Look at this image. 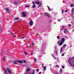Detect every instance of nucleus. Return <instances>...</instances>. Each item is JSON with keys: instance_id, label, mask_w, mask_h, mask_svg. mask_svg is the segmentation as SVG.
<instances>
[{"instance_id": "obj_1", "label": "nucleus", "mask_w": 74, "mask_h": 74, "mask_svg": "<svg viewBox=\"0 0 74 74\" xmlns=\"http://www.w3.org/2000/svg\"><path fill=\"white\" fill-rule=\"evenodd\" d=\"M3 69L5 74H10V68H6V69L4 68Z\"/></svg>"}, {"instance_id": "obj_2", "label": "nucleus", "mask_w": 74, "mask_h": 74, "mask_svg": "<svg viewBox=\"0 0 74 74\" xmlns=\"http://www.w3.org/2000/svg\"><path fill=\"white\" fill-rule=\"evenodd\" d=\"M74 59V57H73L71 59H69L68 60V62L71 66H73V65H72V63H73V61H72V60L71 59Z\"/></svg>"}, {"instance_id": "obj_3", "label": "nucleus", "mask_w": 74, "mask_h": 74, "mask_svg": "<svg viewBox=\"0 0 74 74\" xmlns=\"http://www.w3.org/2000/svg\"><path fill=\"white\" fill-rule=\"evenodd\" d=\"M55 50L54 51V53H56V55H58V51H57V47L56 46H55L54 47Z\"/></svg>"}, {"instance_id": "obj_4", "label": "nucleus", "mask_w": 74, "mask_h": 74, "mask_svg": "<svg viewBox=\"0 0 74 74\" xmlns=\"http://www.w3.org/2000/svg\"><path fill=\"white\" fill-rule=\"evenodd\" d=\"M5 11L7 13H8V14L10 13V10H9V9H8L7 8H5Z\"/></svg>"}, {"instance_id": "obj_5", "label": "nucleus", "mask_w": 74, "mask_h": 74, "mask_svg": "<svg viewBox=\"0 0 74 74\" xmlns=\"http://www.w3.org/2000/svg\"><path fill=\"white\" fill-rule=\"evenodd\" d=\"M64 27H65V26H63L62 27V28H61L60 29V33H63L62 30L63 29H64Z\"/></svg>"}, {"instance_id": "obj_6", "label": "nucleus", "mask_w": 74, "mask_h": 74, "mask_svg": "<svg viewBox=\"0 0 74 74\" xmlns=\"http://www.w3.org/2000/svg\"><path fill=\"white\" fill-rule=\"evenodd\" d=\"M33 24V21L32 20H31L29 22V25H30V26H32Z\"/></svg>"}, {"instance_id": "obj_7", "label": "nucleus", "mask_w": 74, "mask_h": 74, "mask_svg": "<svg viewBox=\"0 0 74 74\" xmlns=\"http://www.w3.org/2000/svg\"><path fill=\"white\" fill-rule=\"evenodd\" d=\"M67 32L69 33V31L67 30V28H65L64 29V33H66V32Z\"/></svg>"}, {"instance_id": "obj_8", "label": "nucleus", "mask_w": 74, "mask_h": 74, "mask_svg": "<svg viewBox=\"0 0 74 74\" xmlns=\"http://www.w3.org/2000/svg\"><path fill=\"white\" fill-rule=\"evenodd\" d=\"M64 41H65V39L64 38H62L61 40V42H63L64 43Z\"/></svg>"}, {"instance_id": "obj_9", "label": "nucleus", "mask_w": 74, "mask_h": 74, "mask_svg": "<svg viewBox=\"0 0 74 74\" xmlns=\"http://www.w3.org/2000/svg\"><path fill=\"white\" fill-rule=\"evenodd\" d=\"M44 15L45 16H48V18H49V16H50L48 15V14L47 13H45Z\"/></svg>"}, {"instance_id": "obj_10", "label": "nucleus", "mask_w": 74, "mask_h": 74, "mask_svg": "<svg viewBox=\"0 0 74 74\" xmlns=\"http://www.w3.org/2000/svg\"><path fill=\"white\" fill-rule=\"evenodd\" d=\"M22 15H23V17H25L26 16V14L25 12H23L22 13Z\"/></svg>"}, {"instance_id": "obj_11", "label": "nucleus", "mask_w": 74, "mask_h": 74, "mask_svg": "<svg viewBox=\"0 0 74 74\" xmlns=\"http://www.w3.org/2000/svg\"><path fill=\"white\" fill-rule=\"evenodd\" d=\"M10 33H11L12 35L14 37H15V35L14 34V33H13V31H10Z\"/></svg>"}, {"instance_id": "obj_12", "label": "nucleus", "mask_w": 74, "mask_h": 74, "mask_svg": "<svg viewBox=\"0 0 74 74\" xmlns=\"http://www.w3.org/2000/svg\"><path fill=\"white\" fill-rule=\"evenodd\" d=\"M16 62H18L19 63H23V61H22L20 60H16Z\"/></svg>"}, {"instance_id": "obj_13", "label": "nucleus", "mask_w": 74, "mask_h": 74, "mask_svg": "<svg viewBox=\"0 0 74 74\" xmlns=\"http://www.w3.org/2000/svg\"><path fill=\"white\" fill-rule=\"evenodd\" d=\"M35 3L36 4H37L38 5V4H40L41 3H40L39 1H38L37 2H35Z\"/></svg>"}, {"instance_id": "obj_14", "label": "nucleus", "mask_w": 74, "mask_h": 74, "mask_svg": "<svg viewBox=\"0 0 74 74\" xmlns=\"http://www.w3.org/2000/svg\"><path fill=\"white\" fill-rule=\"evenodd\" d=\"M5 57H3V60L4 62H5Z\"/></svg>"}, {"instance_id": "obj_15", "label": "nucleus", "mask_w": 74, "mask_h": 74, "mask_svg": "<svg viewBox=\"0 0 74 74\" xmlns=\"http://www.w3.org/2000/svg\"><path fill=\"white\" fill-rule=\"evenodd\" d=\"M66 46H67V45L66 44H64L63 45L62 47L63 48H65L66 47Z\"/></svg>"}, {"instance_id": "obj_16", "label": "nucleus", "mask_w": 74, "mask_h": 74, "mask_svg": "<svg viewBox=\"0 0 74 74\" xmlns=\"http://www.w3.org/2000/svg\"><path fill=\"white\" fill-rule=\"evenodd\" d=\"M63 42H60L59 44V46H61V45H63Z\"/></svg>"}, {"instance_id": "obj_17", "label": "nucleus", "mask_w": 74, "mask_h": 74, "mask_svg": "<svg viewBox=\"0 0 74 74\" xmlns=\"http://www.w3.org/2000/svg\"><path fill=\"white\" fill-rule=\"evenodd\" d=\"M53 73L54 74H58V72L56 71H55L54 72H53Z\"/></svg>"}, {"instance_id": "obj_18", "label": "nucleus", "mask_w": 74, "mask_h": 74, "mask_svg": "<svg viewBox=\"0 0 74 74\" xmlns=\"http://www.w3.org/2000/svg\"><path fill=\"white\" fill-rule=\"evenodd\" d=\"M63 52V50H62V47H61L60 49V53H62Z\"/></svg>"}, {"instance_id": "obj_19", "label": "nucleus", "mask_w": 74, "mask_h": 74, "mask_svg": "<svg viewBox=\"0 0 74 74\" xmlns=\"http://www.w3.org/2000/svg\"><path fill=\"white\" fill-rule=\"evenodd\" d=\"M18 19H19V18L18 17L15 18H14V20H16V21H17V20H18Z\"/></svg>"}, {"instance_id": "obj_20", "label": "nucleus", "mask_w": 74, "mask_h": 74, "mask_svg": "<svg viewBox=\"0 0 74 74\" xmlns=\"http://www.w3.org/2000/svg\"><path fill=\"white\" fill-rule=\"evenodd\" d=\"M36 5H33L32 8H36Z\"/></svg>"}, {"instance_id": "obj_21", "label": "nucleus", "mask_w": 74, "mask_h": 74, "mask_svg": "<svg viewBox=\"0 0 74 74\" xmlns=\"http://www.w3.org/2000/svg\"><path fill=\"white\" fill-rule=\"evenodd\" d=\"M70 7H74V4H71L70 5Z\"/></svg>"}, {"instance_id": "obj_22", "label": "nucleus", "mask_w": 74, "mask_h": 74, "mask_svg": "<svg viewBox=\"0 0 74 74\" xmlns=\"http://www.w3.org/2000/svg\"><path fill=\"white\" fill-rule=\"evenodd\" d=\"M42 3H40V4H39V6H38V8H39V7H41L42 5Z\"/></svg>"}, {"instance_id": "obj_23", "label": "nucleus", "mask_w": 74, "mask_h": 74, "mask_svg": "<svg viewBox=\"0 0 74 74\" xmlns=\"http://www.w3.org/2000/svg\"><path fill=\"white\" fill-rule=\"evenodd\" d=\"M52 56L53 57V58H54V59H56V58L55 57V56H53V54H52Z\"/></svg>"}, {"instance_id": "obj_24", "label": "nucleus", "mask_w": 74, "mask_h": 74, "mask_svg": "<svg viewBox=\"0 0 74 74\" xmlns=\"http://www.w3.org/2000/svg\"><path fill=\"white\" fill-rule=\"evenodd\" d=\"M14 4L15 5H16V4H18V2H16V1H15L14 3Z\"/></svg>"}, {"instance_id": "obj_25", "label": "nucleus", "mask_w": 74, "mask_h": 74, "mask_svg": "<svg viewBox=\"0 0 74 74\" xmlns=\"http://www.w3.org/2000/svg\"><path fill=\"white\" fill-rule=\"evenodd\" d=\"M30 69L29 68H28L27 69V71H30Z\"/></svg>"}, {"instance_id": "obj_26", "label": "nucleus", "mask_w": 74, "mask_h": 74, "mask_svg": "<svg viewBox=\"0 0 74 74\" xmlns=\"http://www.w3.org/2000/svg\"><path fill=\"white\" fill-rule=\"evenodd\" d=\"M74 8H72V13H73L74 12Z\"/></svg>"}, {"instance_id": "obj_27", "label": "nucleus", "mask_w": 74, "mask_h": 74, "mask_svg": "<svg viewBox=\"0 0 74 74\" xmlns=\"http://www.w3.org/2000/svg\"><path fill=\"white\" fill-rule=\"evenodd\" d=\"M13 63L14 64H17V62H16L15 61H13Z\"/></svg>"}, {"instance_id": "obj_28", "label": "nucleus", "mask_w": 74, "mask_h": 74, "mask_svg": "<svg viewBox=\"0 0 74 74\" xmlns=\"http://www.w3.org/2000/svg\"><path fill=\"white\" fill-rule=\"evenodd\" d=\"M44 70H46V66H45L44 68Z\"/></svg>"}, {"instance_id": "obj_29", "label": "nucleus", "mask_w": 74, "mask_h": 74, "mask_svg": "<svg viewBox=\"0 0 74 74\" xmlns=\"http://www.w3.org/2000/svg\"><path fill=\"white\" fill-rule=\"evenodd\" d=\"M47 7L48 8H49V11H51V9L50 8H49V7L48 6Z\"/></svg>"}, {"instance_id": "obj_30", "label": "nucleus", "mask_w": 74, "mask_h": 74, "mask_svg": "<svg viewBox=\"0 0 74 74\" xmlns=\"http://www.w3.org/2000/svg\"><path fill=\"white\" fill-rule=\"evenodd\" d=\"M43 47H45V45H42V48H43Z\"/></svg>"}, {"instance_id": "obj_31", "label": "nucleus", "mask_w": 74, "mask_h": 74, "mask_svg": "<svg viewBox=\"0 0 74 74\" xmlns=\"http://www.w3.org/2000/svg\"><path fill=\"white\" fill-rule=\"evenodd\" d=\"M12 73V72L11 71V70H10V74H11Z\"/></svg>"}, {"instance_id": "obj_32", "label": "nucleus", "mask_w": 74, "mask_h": 74, "mask_svg": "<svg viewBox=\"0 0 74 74\" xmlns=\"http://www.w3.org/2000/svg\"><path fill=\"white\" fill-rule=\"evenodd\" d=\"M65 54V53H62V55H61V56H64V55Z\"/></svg>"}, {"instance_id": "obj_33", "label": "nucleus", "mask_w": 74, "mask_h": 74, "mask_svg": "<svg viewBox=\"0 0 74 74\" xmlns=\"http://www.w3.org/2000/svg\"><path fill=\"white\" fill-rule=\"evenodd\" d=\"M32 45H34V43H32L31 44Z\"/></svg>"}, {"instance_id": "obj_34", "label": "nucleus", "mask_w": 74, "mask_h": 74, "mask_svg": "<svg viewBox=\"0 0 74 74\" xmlns=\"http://www.w3.org/2000/svg\"><path fill=\"white\" fill-rule=\"evenodd\" d=\"M23 62H24V63H25L26 62V60H24Z\"/></svg>"}, {"instance_id": "obj_35", "label": "nucleus", "mask_w": 74, "mask_h": 74, "mask_svg": "<svg viewBox=\"0 0 74 74\" xmlns=\"http://www.w3.org/2000/svg\"><path fill=\"white\" fill-rule=\"evenodd\" d=\"M57 38H58V39H59V38H60V37H59V36H57Z\"/></svg>"}, {"instance_id": "obj_36", "label": "nucleus", "mask_w": 74, "mask_h": 74, "mask_svg": "<svg viewBox=\"0 0 74 74\" xmlns=\"http://www.w3.org/2000/svg\"><path fill=\"white\" fill-rule=\"evenodd\" d=\"M25 7H29V6H25Z\"/></svg>"}, {"instance_id": "obj_37", "label": "nucleus", "mask_w": 74, "mask_h": 74, "mask_svg": "<svg viewBox=\"0 0 74 74\" xmlns=\"http://www.w3.org/2000/svg\"><path fill=\"white\" fill-rule=\"evenodd\" d=\"M24 53L25 55H27V53L26 52H24Z\"/></svg>"}, {"instance_id": "obj_38", "label": "nucleus", "mask_w": 74, "mask_h": 74, "mask_svg": "<svg viewBox=\"0 0 74 74\" xmlns=\"http://www.w3.org/2000/svg\"><path fill=\"white\" fill-rule=\"evenodd\" d=\"M36 71H37L38 72L39 71V69H37L36 70Z\"/></svg>"}, {"instance_id": "obj_39", "label": "nucleus", "mask_w": 74, "mask_h": 74, "mask_svg": "<svg viewBox=\"0 0 74 74\" xmlns=\"http://www.w3.org/2000/svg\"><path fill=\"white\" fill-rule=\"evenodd\" d=\"M68 26L69 27H71V25L70 24L68 25Z\"/></svg>"}, {"instance_id": "obj_40", "label": "nucleus", "mask_w": 74, "mask_h": 74, "mask_svg": "<svg viewBox=\"0 0 74 74\" xmlns=\"http://www.w3.org/2000/svg\"><path fill=\"white\" fill-rule=\"evenodd\" d=\"M34 61H35V62H36V58H34Z\"/></svg>"}, {"instance_id": "obj_41", "label": "nucleus", "mask_w": 74, "mask_h": 74, "mask_svg": "<svg viewBox=\"0 0 74 74\" xmlns=\"http://www.w3.org/2000/svg\"><path fill=\"white\" fill-rule=\"evenodd\" d=\"M56 66L57 67H59V66L58 65H56Z\"/></svg>"}, {"instance_id": "obj_42", "label": "nucleus", "mask_w": 74, "mask_h": 74, "mask_svg": "<svg viewBox=\"0 0 74 74\" xmlns=\"http://www.w3.org/2000/svg\"><path fill=\"white\" fill-rule=\"evenodd\" d=\"M31 74H35V72H32Z\"/></svg>"}, {"instance_id": "obj_43", "label": "nucleus", "mask_w": 74, "mask_h": 74, "mask_svg": "<svg viewBox=\"0 0 74 74\" xmlns=\"http://www.w3.org/2000/svg\"><path fill=\"white\" fill-rule=\"evenodd\" d=\"M32 3L33 4H35V3H34V1H32Z\"/></svg>"}, {"instance_id": "obj_44", "label": "nucleus", "mask_w": 74, "mask_h": 74, "mask_svg": "<svg viewBox=\"0 0 74 74\" xmlns=\"http://www.w3.org/2000/svg\"><path fill=\"white\" fill-rule=\"evenodd\" d=\"M60 42V41L59 40L58 42H57V44H59V42Z\"/></svg>"}, {"instance_id": "obj_45", "label": "nucleus", "mask_w": 74, "mask_h": 74, "mask_svg": "<svg viewBox=\"0 0 74 74\" xmlns=\"http://www.w3.org/2000/svg\"><path fill=\"white\" fill-rule=\"evenodd\" d=\"M63 11H64L63 10H62V14H63V12H64Z\"/></svg>"}, {"instance_id": "obj_46", "label": "nucleus", "mask_w": 74, "mask_h": 74, "mask_svg": "<svg viewBox=\"0 0 74 74\" xmlns=\"http://www.w3.org/2000/svg\"><path fill=\"white\" fill-rule=\"evenodd\" d=\"M25 38V37H23L22 38H21V39H22V38Z\"/></svg>"}, {"instance_id": "obj_47", "label": "nucleus", "mask_w": 74, "mask_h": 74, "mask_svg": "<svg viewBox=\"0 0 74 74\" xmlns=\"http://www.w3.org/2000/svg\"><path fill=\"white\" fill-rule=\"evenodd\" d=\"M67 11H68V10H65V12H67Z\"/></svg>"}, {"instance_id": "obj_48", "label": "nucleus", "mask_w": 74, "mask_h": 74, "mask_svg": "<svg viewBox=\"0 0 74 74\" xmlns=\"http://www.w3.org/2000/svg\"><path fill=\"white\" fill-rule=\"evenodd\" d=\"M62 69H64V66H62Z\"/></svg>"}, {"instance_id": "obj_49", "label": "nucleus", "mask_w": 74, "mask_h": 74, "mask_svg": "<svg viewBox=\"0 0 74 74\" xmlns=\"http://www.w3.org/2000/svg\"><path fill=\"white\" fill-rule=\"evenodd\" d=\"M33 71L34 73H35V70H33Z\"/></svg>"}, {"instance_id": "obj_50", "label": "nucleus", "mask_w": 74, "mask_h": 74, "mask_svg": "<svg viewBox=\"0 0 74 74\" xmlns=\"http://www.w3.org/2000/svg\"><path fill=\"white\" fill-rule=\"evenodd\" d=\"M42 67H43V68H44V64H42Z\"/></svg>"}, {"instance_id": "obj_51", "label": "nucleus", "mask_w": 74, "mask_h": 74, "mask_svg": "<svg viewBox=\"0 0 74 74\" xmlns=\"http://www.w3.org/2000/svg\"><path fill=\"white\" fill-rule=\"evenodd\" d=\"M41 74V72H39V73L38 74Z\"/></svg>"}, {"instance_id": "obj_52", "label": "nucleus", "mask_w": 74, "mask_h": 74, "mask_svg": "<svg viewBox=\"0 0 74 74\" xmlns=\"http://www.w3.org/2000/svg\"><path fill=\"white\" fill-rule=\"evenodd\" d=\"M62 73V71H60V73Z\"/></svg>"}, {"instance_id": "obj_53", "label": "nucleus", "mask_w": 74, "mask_h": 74, "mask_svg": "<svg viewBox=\"0 0 74 74\" xmlns=\"http://www.w3.org/2000/svg\"><path fill=\"white\" fill-rule=\"evenodd\" d=\"M41 56H39V58H41Z\"/></svg>"}, {"instance_id": "obj_54", "label": "nucleus", "mask_w": 74, "mask_h": 74, "mask_svg": "<svg viewBox=\"0 0 74 74\" xmlns=\"http://www.w3.org/2000/svg\"><path fill=\"white\" fill-rule=\"evenodd\" d=\"M31 54L32 55H33V53H32V52H31Z\"/></svg>"}, {"instance_id": "obj_55", "label": "nucleus", "mask_w": 74, "mask_h": 74, "mask_svg": "<svg viewBox=\"0 0 74 74\" xmlns=\"http://www.w3.org/2000/svg\"><path fill=\"white\" fill-rule=\"evenodd\" d=\"M58 22H60V20H58Z\"/></svg>"}, {"instance_id": "obj_56", "label": "nucleus", "mask_w": 74, "mask_h": 74, "mask_svg": "<svg viewBox=\"0 0 74 74\" xmlns=\"http://www.w3.org/2000/svg\"><path fill=\"white\" fill-rule=\"evenodd\" d=\"M72 17L73 18V19H74V16H72Z\"/></svg>"}, {"instance_id": "obj_57", "label": "nucleus", "mask_w": 74, "mask_h": 74, "mask_svg": "<svg viewBox=\"0 0 74 74\" xmlns=\"http://www.w3.org/2000/svg\"><path fill=\"white\" fill-rule=\"evenodd\" d=\"M60 71H62V69H60Z\"/></svg>"}, {"instance_id": "obj_58", "label": "nucleus", "mask_w": 74, "mask_h": 74, "mask_svg": "<svg viewBox=\"0 0 74 74\" xmlns=\"http://www.w3.org/2000/svg\"><path fill=\"white\" fill-rule=\"evenodd\" d=\"M1 30H3V28H1L0 29Z\"/></svg>"}, {"instance_id": "obj_59", "label": "nucleus", "mask_w": 74, "mask_h": 74, "mask_svg": "<svg viewBox=\"0 0 74 74\" xmlns=\"http://www.w3.org/2000/svg\"><path fill=\"white\" fill-rule=\"evenodd\" d=\"M65 37V38H67V36H66Z\"/></svg>"}, {"instance_id": "obj_60", "label": "nucleus", "mask_w": 74, "mask_h": 74, "mask_svg": "<svg viewBox=\"0 0 74 74\" xmlns=\"http://www.w3.org/2000/svg\"><path fill=\"white\" fill-rule=\"evenodd\" d=\"M49 66H51L52 65L51 64H49Z\"/></svg>"}, {"instance_id": "obj_61", "label": "nucleus", "mask_w": 74, "mask_h": 74, "mask_svg": "<svg viewBox=\"0 0 74 74\" xmlns=\"http://www.w3.org/2000/svg\"><path fill=\"white\" fill-rule=\"evenodd\" d=\"M19 21H16V22H18Z\"/></svg>"}, {"instance_id": "obj_62", "label": "nucleus", "mask_w": 74, "mask_h": 74, "mask_svg": "<svg viewBox=\"0 0 74 74\" xmlns=\"http://www.w3.org/2000/svg\"><path fill=\"white\" fill-rule=\"evenodd\" d=\"M42 51H43L40 50V52H42Z\"/></svg>"}, {"instance_id": "obj_63", "label": "nucleus", "mask_w": 74, "mask_h": 74, "mask_svg": "<svg viewBox=\"0 0 74 74\" xmlns=\"http://www.w3.org/2000/svg\"><path fill=\"white\" fill-rule=\"evenodd\" d=\"M51 20H50L49 21V22H50V23H51Z\"/></svg>"}, {"instance_id": "obj_64", "label": "nucleus", "mask_w": 74, "mask_h": 74, "mask_svg": "<svg viewBox=\"0 0 74 74\" xmlns=\"http://www.w3.org/2000/svg\"><path fill=\"white\" fill-rule=\"evenodd\" d=\"M29 47H31V46H29Z\"/></svg>"}]
</instances>
